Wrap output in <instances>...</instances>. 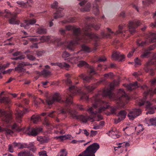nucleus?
<instances>
[{"instance_id": "nucleus-1", "label": "nucleus", "mask_w": 156, "mask_h": 156, "mask_svg": "<svg viewBox=\"0 0 156 156\" xmlns=\"http://www.w3.org/2000/svg\"><path fill=\"white\" fill-rule=\"evenodd\" d=\"M69 114L70 117L73 119H79L83 122H86L88 120L94 121L95 117L98 116L97 114L108 108L109 105L107 102L102 100L108 97L111 100H116L118 105L120 108H124L130 99V97L126 94L123 90L120 89L118 91L117 94L112 93V91L116 86H118L119 83V81L114 80L109 84V88L104 89L99 91L97 94L91 98H89L88 95L86 93H83L81 97V100H85L87 101L90 100L92 103L93 106L88 109V112L91 114L90 116L83 115H78L76 109L79 108L81 110L83 109L81 106H78L74 105L72 101L73 97L79 92V90L74 86H69L72 84V81L69 79Z\"/></svg>"}, {"instance_id": "nucleus-2", "label": "nucleus", "mask_w": 156, "mask_h": 156, "mask_svg": "<svg viewBox=\"0 0 156 156\" xmlns=\"http://www.w3.org/2000/svg\"><path fill=\"white\" fill-rule=\"evenodd\" d=\"M96 21L94 18L92 17H88L86 19V24L84 28L81 30L80 28H76L72 27L69 25V30L73 29L74 39L73 41L69 42V50H73L76 44H80L81 42H84L86 43L89 42L92 39L95 41L94 44V47L93 50L95 51L98 44L97 41L102 38H110L111 34H122L123 36L127 35V32L130 33V21L128 24L126 25L125 24L120 25L118 27V30L116 32H114L111 30L107 28L108 34H105L104 32L101 33V35L99 36L94 33H91L89 31L91 30V29L93 28L96 30H98L100 27L99 24L94 23Z\"/></svg>"}, {"instance_id": "nucleus-3", "label": "nucleus", "mask_w": 156, "mask_h": 156, "mask_svg": "<svg viewBox=\"0 0 156 156\" xmlns=\"http://www.w3.org/2000/svg\"><path fill=\"white\" fill-rule=\"evenodd\" d=\"M141 88L145 90L144 96L142 99L139 100L138 104L141 106L145 104L148 113L152 114L154 113L155 108L151 106V104L150 102L146 101V96L149 95L151 97L154 94L156 93V88L154 89H150L145 85L141 86Z\"/></svg>"}, {"instance_id": "nucleus-4", "label": "nucleus", "mask_w": 156, "mask_h": 156, "mask_svg": "<svg viewBox=\"0 0 156 156\" xmlns=\"http://www.w3.org/2000/svg\"><path fill=\"white\" fill-rule=\"evenodd\" d=\"M145 41H142L139 39L136 41L137 45L143 46L148 44L149 43L154 42L156 41V33H149L145 34Z\"/></svg>"}, {"instance_id": "nucleus-5", "label": "nucleus", "mask_w": 156, "mask_h": 156, "mask_svg": "<svg viewBox=\"0 0 156 156\" xmlns=\"http://www.w3.org/2000/svg\"><path fill=\"white\" fill-rule=\"evenodd\" d=\"M55 102L64 103L67 106L68 105L67 99L66 101L62 100L60 95L57 93H55L52 96L47 97L46 100V103L49 106L52 105Z\"/></svg>"}, {"instance_id": "nucleus-6", "label": "nucleus", "mask_w": 156, "mask_h": 156, "mask_svg": "<svg viewBox=\"0 0 156 156\" xmlns=\"http://www.w3.org/2000/svg\"><path fill=\"white\" fill-rule=\"evenodd\" d=\"M2 16L5 18H10L9 20V22L10 24L15 25L19 23V22H16L15 20V18L16 17V14L15 13H11L7 9H5L4 12L0 10V16Z\"/></svg>"}, {"instance_id": "nucleus-7", "label": "nucleus", "mask_w": 156, "mask_h": 156, "mask_svg": "<svg viewBox=\"0 0 156 156\" xmlns=\"http://www.w3.org/2000/svg\"><path fill=\"white\" fill-rule=\"evenodd\" d=\"M156 63V54L153 55V59L149 61L147 63L144 67V70L146 72H149L151 76L154 74V70L152 68L151 65Z\"/></svg>"}, {"instance_id": "nucleus-8", "label": "nucleus", "mask_w": 156, "mask_h": 156, "mask_svg": "<svg viewBox=\"0 0 156 156\" xmlns=\"http://www.w3.org/2000/svg\"><path fill=\"white\" fill-rule=\"evenodd\" d=\"M0 117L2 122L5 123H9L11 120L12 115L11 113L4 110H0Z\"/></svg>"}, {"instance_id": "nucleus-9", "label": "nucleus", "mask_w": 156, "mask_h": 156, "mask_svg": "<svg viewBox=\"0 0 156 156\" xmlns=\"http://www.w3.org/2000/svg\"><path fill=\"white\" fill-rule=\"evenodd\" d=\"M89 71L90 72L89 76H85L84 74H82L79 76L80 78L83 79V82L84 83L89 82L92 79V75L96 73L95 69L93 68L90 67L89 69Z\"/></svg>"}, {"instance_id": "nucleus-10", "label": "nucleus", "mask_w": 156, "mask_h": 156, "mask_svg": "<svg viewBox=\"0 0 156 156\" xmlns=\"http://www.w3.org/2000/svg\"><path fill=\"white\" fill-rule=\"evenodd\" d=\"M36 22V19H33L29 20H25L23 23H20V26L23 27L25 29H28L30 27V26L33 25Z\"/></svg>"}, {"instance_id": "nucleus-11", "label": "nucleus", "mask_w": 156, "mask_h": 156, "mask_svg": "<svg viewBox=\"0 0 156 156\" xmlns=\"http://www.w3.org/2000/svg\"><path fill=\"white\" fill-rule=\"evenodd\" d=\"M112 58L113 60L122 62L124 61L125 56L123 54H121L120 52L117 51L113 52L112 55Z\"/></svg>"}, {"instance_id": "nucleus-12", "label": "nucleus", "mask_w": 156, "mask_h": 156, "mask_svg": "<svg viewBox=\"0 0 156 156\" xmlns=\"http://www.w3.org/2000/svg\"><path fill=\"white\" fill-rule=\"evenodd\" d=\"M141 113V111L140 109H135L130 111L128 114V116L130 119L133 120Z\"/></svg>"}, {"instance_id": "nucleus-13", "label": "nucleus", "mask_w": 156, "mask_h": 156, "mask_svg": "<svg viewBox=\"0 0 156 156\" xmlns=\"http://www.w3.org/2000/svg\"><path fill=\"white\" fill-rule=\"evenodd\" d=\"M23 131L25 133L29 136H36L38 134V133L36 132V129L35 128H32L30 127H29L27 128H23Z\"/></svg>"}, {"instance_id": "nucleus-14", "label": "nucleus", "mask_w": 156, "mask_h": 156, "mask_svg": "<svg viewBox=\"0 0 156 156\" xmlns=\"http://www.w3.org/2000/svg\"><path fill=\"white\" fill-rule=\"evenodd\" d=\"M41 40L43 42L48 41H50L52 42H58L59 41V39L57 37H51L49 36H43L41 37Z\"/></svg>"}, {"instance_id": "nucleus-15", "label": "nucleus", "mask_w": 156, "mask_h": 156, "mask_svg": "<svg viewBox=\"0 0 156 156\" xmlns=\"http://www.w3.org/2000/svg\"><path fill=\"white\" fill-rule=\"evenodd\" d=\"M127 114V112L124 110H121L118 113L117 116L118 117V119L115 120V123L117 124L121 121L124 120Z\"/></svg>"}, {"instance_id": "nucleus-16", "label": "nucleus", "mask_w": 156, "mask_h": 156, "mask_svg": "<svg viewBox=\"0 0 156 156\" xmlns=\"http://www.w3.org/2000/svg\"><path fill=\"white\" fill-rule=\"evenodd\" d=\"M27 65L26 63L25 62L19 63L17 66L15 68L14 70L18 73H24L26 72V70L24 69V67Z\"/></svg>"}, {"instance_id": "nucleus-17", "label": "nucleus", "mask_w": 156, "mask_h": 156, "mask_svg": "<svg viewBox=\"0 0 156 156\" xmlns=\"http://www.w3.org/2000/svg\"><path fill=\"white\" fill-rule=\"evenodd\" d=\"M24 112L20 110H17L15 113L16 121L20 123L22 122V118L24 114Z\"/></svg>"}, {"instance_id": "nucleus-18", "label": "nucleus", "mask_w": 156, "mask_h": 156, "mask_svg": "<svg viewBox=\"0 0 156 156\" xmlns=\"http://www.w3.org/2000/svg\"><path fill=\"white\" fill-rule=\"evenodd\" d=\"M54 14V18L55 19H57L63 16L64 13L62 12V9L60 8H58L57 9L56 12Z\"/></svg>"}, {"instance_id": "nucleus-19", "label": "nucleus", "mask_w": 156, "mask_h": 156, "mask_svg": "<svg viewBox=\"0 0 156 156\" xmlns=\"http://www.w3.org/2000/svg\"><path fill=\"white\" fill-rule=\"evenodd\" d=\"M140 87V85L138 84L137 82H136L133 83H130L126 86V87L127 89L128 90L131 91Z\"/></svg>"}, {"instance_id": "nucleus-20", "label": "nucleus", "mask_w": 156, "mask_h": 156, "mask_svg": "<svg viewBox=\"0 0 156 156\" xmlns=\"http://www.w3.org/2000/svg\"><path fill=\"white\" fill-rule=\"evenodd\" d=\"M51 64L52 66H58L61 68H64L68 67V64L66 62L51 63Z\"/></svg>"}, {"instance_id": "nucleus-21", "label": "nucleus", "mask_w": 156, "mask_h": 156, "mask_svg": "<svg viewBox=\"0 0 156 156\" xmlns=\"http://www.w3.org/2000/svg\"><path fill=\"white\" fill-rule=\"evenodd\" d=\"M146 123L148 126H156V118H153L150 119H146Z\"/></svg>"}, {"instance_id": "nucleus-22", "label": "nucleus", "mask_w": 156, "mask_h": 156, "mask_svg": "<svg viewBox=\"0 0 156 156\" xmlns=\"http://www.w3.org/2000/svg\"><path fill=\"white\" fill-rule=\"evenodd\" d=\"M4 132L6 136L12 134L13 132L11 129H8L7 127L3 128L0 126V132Z\"/></svg>"}, {"instance_id": "nucleus-23", "label": "nucleus", "mask_w": 156, "mask_h": 156, "mask_svg": "<svg viewBox=\"0 0 156 156\" xmlns=\"http://www.w3.org/2000/svg\"><path fill=\"white\" fill-rule=\"evenodd\" d=\"M4 93V92H2L0 94V102L8 104L10 100L8 97H2V94Z\"/></svg>"}, {"instance_id": "nucleus-24", "label": "nucleus", "mask_w": 156, "mask_h": 156, "mask_svg": "<svg viewBox=\"0 0 156 156\" xmlns=\"http://www.w3.org/2000/svg\"><path fill=\"white\" fill-rule=\"evenodd\" d=\"M18 156H34V155L29 152L23 151L19 153Z\"/></svg>"}, {"instance_id": "nucleus-25", "label": "nucleus", "mask_w": 156, "mask_h": 156, "mask_svg": "<svg viewBox=\"0 0 156 156\" xmlns=\"http://www.w3.org/2000/svg\"><path fill=\"white\" fill-rule=\"evenodd\" d=\"M97 2H95V3L93 5V10L94 14L96 15H98L99 13L98 9V6Z\"/></svg>"}, {"instance_id": "nucleus-26", "label": "nucleus", "mask_w": 156, "mask_h": 156, "mask_svg": "<svg viewBox=\"0 0 156 156\" xmlns=\"http://www.w3.org/2000/svg\"><path fill=\"white\" fill-rule=\"evenodd\" d=\"M91 4L90 3H88L84 7H82L80 9L81 12H88L90 9Z\"/></svg>"}, {"instance_id": "nucleus-27", "label": "nucleus", "mask_w": 156, "mask_h": 156, "mask_svg": "<svg viewBox=\"0 0 156 156\" xmlns=\"http://www.w3.org/2000/svg\"><path fill=\"white\" fill-rule=\"evenodd\" d=\"M40 120V116L39 115H33L31 118V120L34 123H36Z\"/></svg>"}, {"instance_id": "nucleus-28", "label": "nucleus", "mask_w": 156, "mask_h": 156, "mask_svg": "<svg viewBox=\"0 0 156 156\" xmlns=\"http://www.w3.org/2000/svg\"><path fill=\"white\" fill-rule=\"evenodd\" d=\"M47 32V29L42 27L38 28L37 30V32L39 34H45Z\"/></svg>"}, {"instance_id": "nucleus-29", "label": "nucleus", "mask_w": 156, "mask_h": 156, "mask_svg": "<svg viewBox=\"0 0 156 156\" xmlns=\"http://www.w3.org/2000/svg\"><path fill=\"white\" fill-rule=\"evenodd\" d=\"M16 3L18 5H20L21 7L23 8H27L29 6V5L28 4V1L27 2L25 3L23 1H18Z\"/></svg>"}, {"instance_id": "nucleus-30", "label": "nucleus", "mask_w": 156, "mask_h": 156, "mask_svg": "<svg viewBox=\"0 0 156 156\" xmlns=\"http://www.w3.org/2000/svg\"><path fill=\"white\" fill-rule=\"evenodd\" d=\"M82 49L83 51L87 52H90L92 51L91 48L84 44L82 45Z\"/></svg>"}, {"instance_id": "nucleus-31", "label": "nucleus", "mask_w": 156, "mask_h": 156, "mask_svg": "<svg viewBox=\"0 0 156 156\" xmlns=\"http://www.w3.org/2000/svg\"><path fill=\"white\" fill-rule=\"evenodd\" d=\"M68 154L67 152L65 149L61 150L59 152L56 156H66Z\"/></svg>"}, {"instance_id": "nucleus-32", "label": "nucleus", "mask_w": 156, "mask_h": 156, "mask_svg": "<svg viewBox=\"0 0 156 156\" xmlns=\"http://www.w3.org/2000/svg\"><path fill=\"white\" fill-rule=\"evenodd\" d=\"M78 66L80 67L82 66H85L86 67H88L89 66L84 61H80L78 64Z\"/></svg>"}, {"instance_id": "nucleus-33", "label": "nucleus", "mask_w": 156, "mask_h": 156, "mask_svg": "<svg viewBox=\"0 0 156 156\" xmlns=\"http://www.w3.org/2000/svg\"><path fill=\"white\" fill-rule=\"evenodd\" d=\"M55 138L57 140H59L62 141L68 139V135L60 136L55 137Z\"/></svg>"}, {"instance_id": "nucleus-34", "label": "nucleus", "mask_w": 156, "mask_h": 156, "mask_svg": "<svg viewBox=\"0 0 156 156\" xmlns=\"http://www.w3.org/2000/svg\"><path fill=\"white\" fill-rule=\"evenodd\" d=\"M34 103L36 106H37L40 103H42L44 104L45 103L44 101L40 98L35 100Z\"/></svg>"}, {"instance_id": "nucleus-35", "label": "nucleus", "mask_w": 156, "mask_h": 156, "mask_svg": "<svg viewBox=\"0 0 156 156\" xmlns=\"http://www.w3.org/2000/svg\"><path fill=\"white\" fill-rule=\"evenodd\" d=\"M41 74L44 76H46L50 75L51 74V72L48 70L44 69L41 72Z\"/></svg>"}, {"instance_id": "nucleus-36", "label": "nucleus", "mask_w": 156, "mask_h": 156, "mask_svg": "<svg viewBox=\"0 0 156 156\" xmlns=\"http://www.w3.org/2000/svg\"><path fill=\"white\" fill-rule=\"evenodd\" d=\"M108 73H106L104 75V78L101 80H100L98 82V84H100L102 83H103L104 82H105L106 80V79L109 78Z\"/></svg>"}, {"instance_id": "nucleus-37", "label": "nucleus", "mask_w": 156, "mask_h": 156, "mask_svg": "<svg viewBox=\"0 0 156 156\" xmlns=\"http://www.w3.org/2000/svg\"><path fill=\"white\" fill-rule=\"evenodd\" d=\"M12 129V130L16 129V130L20 132L21 130H23V129H20L19 128L18 126L16 123H14V124L12 125L11 126Z\"/></svg>"}, {"instance_id": "nucleus-38", "label": "nucleus", "mask_w": 156, "mask_h": 156, "mask_svg": "<svg viewBox=\"0 0 156 156\" xmlns=\"http://www.w3.org/2000/svg\"><path fill=\"white\" fill-rule=\"evenodd\" d=\"M62 57L64 60L66 61L67 62H68V53L66 51L64 52L62 54Z\"/></svg>"}, {"instance_id": "nucleus-39", "label": "nucleus", "mask_w": 156, "mask_h": 156, "mask_svg": "<svg viewBox=\"0 0 156 156\" xmlns=\"http://www.w3.org/2000/svg\"><path fill=\"white\" fill-rule=\"evenodd\" d=\"M28 146L29 147H27V148H30V149L31 151H32L33 152H35L36 150V148L34 147V145L33 143H30L29 144H27Z\"/></svg>"}, {"instance_id": "nucleus-40", "label": "nucleus", "mask_w": 156, "mask_h": 156, "mask_svg": "<svg viewBox=\"0 0 156 156\" xmlns=\"http://www.w3.org/2000/svg\"><path fill=\"white\" fill-rule=\"evenodd\" d=\"M109 133H111L112 134V137L114 138H119V135L116 134L115 132L113 130L110 131L109 132Z\"/></svg>"}, {"instance_id": "nucleus-41", "label": "nucleus", "mask_w": 156, "mask_h": 156, "mask_svg": "<svg viewBox=\"0 0 156 156\" xmlns=\"http://www.w3.org/2000/svg\"><path fill=\"white\" fill-rule=\"evenodd\" d=\"M119 146L117 147V148H119L121 147H123L124 146L125 147H128L129 145V143H126L125 142L122 143H119Z\"/></svg>"}, {"instance_id": "nucleus-42", "label": "nucleus", "mask_w": 156, "mask_h": 156, "mask_svg": "<svg viewBox=\"0 0 156 156\" xmlns=\"http://www.w3.org/2000/svg\"><path fill=\"white\" fill-rule=\"evenodd\" d=\"M86 89L89 92H91L95 88V87L90 86H87L86 85H84Z\"/></svg>"}, {"instance_id": "nucleus-43", "label": "nucleus", "mask_w": 156, "mask_h": 156, "mask_svg": "<svg viewBox=\"0 0 156 156\" xmlns=\"http://www.w3.org/2000/svg\"><path fill=\"white\" fill-rule=\"evenodd\" d=\"M136 129L137 131H138L137 132V133L138 134L140 133L141 132H142L144 129V128H143L141 125H138L136 127Z\"/></svg>"}, {"instance_id": "nucleus-44", "label": "nucleus", "mask_w": 156, "mask_h": 156, "mask_svg": "<svg viewBox=\"0 0 156 156\" xmlns=\"http://www.w3.org/2000/svg\"><path fill=\"white\" fill-rule=\"evenodd\" d=\"M154 0H146V1L142 2L143 3L145 6H148L149 4L153 3Z\"/></svg>"}, {"instance_id": "nucleus-45", "label": "nucleus", "mask_w": 156, "mask_h": 156, "mask_svg": "<svg viewBox=\"0 0 156 156\" xmlns=\"http://www.w3.org/2000/svg\"><path fill=\"white\" fill-rule=\"evenodd\" d=\"M68 30V26L67 25L66 26V30H63V29H61L60 30V32L62 35L63 36H65L66 34V31L67 30Z\"/></svg>"}, {"instance_id": "nucleus-46", "label": "nucleus", "mask_w": 156, "mask_h": 156, "mask_svg": "<svg viewBox=\"0 0 156 156\" xmlns=\"http://www.w3.org/2000/svg\"><path fill=\"white\" fill-rule=\"evenodd\" d=\"M12 55L15 57H18L20 56L23 55H22V53L20 51H17L12 54Z\"/></svg>"}, {"instance_id": "nucleus-47", "label": "nucleus", "mask_w": 156, "mask_h": 156, "mask_svg": "<svg viewBox=\"0 0 156 156\" xmlns=\"http://www.w3.org/2000/svg\"><path fill=\"white\" fill-rule=\"evenodd\" d=\"M58 2L56 1H55L51 5V7L53 9H58L57 7H58Z\"/></svg>"}, {"instance_id": "nucleus-48", "label": "nucleus", "mask_w": 156, "mask_h": 156, "mask_svg": "<svg viewBox=\"0 0 156 156\" xmlns=\"http://www.w3.org/2000/svg\"><path fill=\"white\" fill-rule=\"evenodd\" d=\"M150 51H145L143 54H142L140 56L142 58H145L147 57L149 55Z\"/></svg>"}, {"instance_id": "nucleus-49", "label": "nucleus", "mask_w": 156, "mask_h": 156, "mask_svg": "<svg viewBox=\"0 0 156 156\" xmlns=\"http://www.w3.org/2000/svg\"><path fill=\"white\" fill-rule=\"evenodd\" d=\"M27 147H29L27 146V144H22L20 143L19 147L18 148L19 149H23V148H27Z\"/></svg>"}, {"instance_id": "nucleus-50", "label": "nucleus", "mask_w": 156, "mask_h": 156, "mask_svg": "<svg viewBox=\"0 0 156 156\" xmlns=\"http://www.w3.org/2000/svg\"><path fill=\"white\" fill-rule=\"evenodd\" d=\"M25 57L24 55L20 56L18 57L11 58V59L14 60H17L18 59L22 60L24 59Z\"/></svg>"}, {"instance_id": "nucleus-51", "label": "nucleus", "mask_w": 156, "mask_h": 156, "mask_svg": "<svg viewBox=\"0 0 156 156\" xmlns=\"http://www.w3.org/2000/svg\"><path fill=\"white\" fill-rule=\"evenodd\" d=\"M38 141H40L41 143H45L47 142V141L44 140L42 136H38L37 138Z\"/></svg>"}, {"instance_id": "nucleus-52", "label": "nucleus", "mask_w": 156, "mask_h": 156, "mask_svg": "<svg viewBox=\"0 0 156 156\" xmlns=\"http://www.w3.org/2000/svg\"><path fill=\"white\" fill-rule=\"evenodd\" d=\"M55 112H56L55 111H53L51 112H50L48 113L47 116L51 118H54L55 117V115L54 113Z\"/></svg>"}, {"instance_id": "nucleus-53", "label": "nucleus", "mask_w": 156, "mask_h": 156, "mask_svg": "<svg viewBox=\"0 0 156 156\" xmlns=\"http://www.w3.org/2000/svg\"><path fill=\"white\" fill-rule=\"evenodd\" d=\"M39 156H48L46 151H42L39 152Z\"/></svg>"}, {"instance_id": "nucleus-54", "label": "nucleus", "mask_w": 156, "mask_h": 156, "mask_svg": "<svg viewBox=\"0 0 156 156\" xmlns=\"http://www.w3.org/2000/svg\"><path fill=\"white\" fill-rule=\"evenodd\" d=\"M9 64L8 63L5 65H0V70L3 69H4L7 67L9 65Z\"/></svg>"}, {"instance_id": "nucleus-55", "label": "nucleus", "mask_w": 156, "mask_h": 156, "mask_svg": "<svg viewBox=\"0 0 156 156\" xmlns=\"http://www.w3.org/2000/svg\"><path fill=\"white\" fill-rule=\"evenodd\" d=\"M27 57L28 59L32 61L34 60L35 58V57L34 56L30 54L27 55Z\"/></svg>"}, {"instance_id": "nucleus-56", "label": "nucleus", "mask_w": 156, "mask_h": 156, "mask_svg": "<svg viewBox=\"0 0 156 156\" xmlns=\"http://www.w3.org/2000/svg\"><path fill=\"white\" fill-rule=\"evenodd\" d=\"M20 12H21V10H20V9H18V10H17V11H16V12H12V13H15L16 14V17L15 18V20L16 21V22H18V21L19 22V23L18 24H19V23H20V21L19 20H16V17H17V14H19Z\"/></svg>"}, {"instance_id": "nucleus-57", "label": "nucleus", "mask_w": 156, "mask_h": 156, "mask_svg": "<svg viewBox=\"0 0 156 156\" xmlns=\"http://www.w3.org/2000/svg\"><path fill=\"white\" fill-rule=\"evenodd\" d=\"M116 110V108L115 107H111L110 109V111L112 114H115Z\"/></svg>"}, {"instance_id": "nucleus-58", "label": "nucleus", "mask_w": 156, "mask_h": 156, "mask_svg": "<svg viewBox=\"0 0 156 156\" xmlns=\"http://www.w3.org/2000/svg\"><path fill=\"white\" fill-rule=\"evenodd\" d=\"M135 63L136 65H141V61L138 58H136L135 59Z\"/></svg>"}, {"instance_id": "nucleus-59", "label": "nucleus", "mask_w": 156, "mask_h": 156, "mask_svg": "<svg viewBox=\"0 0 156 156\" xmlns=\"http://www.w3.org/2000/svg\"><path fill=\"white\" fill-rule=\"evenodd\" d=\"M156 47V44H154L153 45H151L147 49V50L150 51L153 50Z\"/></svg>"}, {"instance_id": "nucleus-60", "label": "nucleus", "mask_w": 156, "mask_h": 156, "mask_svg": "<svg viewBox=\"0 0 156 156\" xmlns=\"http://www.w3.org/2000/svg\"><path fill=\"white\" fill-rule=\"evenodd\" d=\"M97 133V132L95 131L91 130L90 136V137H92L93 136H95Z\"/></svg>"}, {"instance_id": "nucleus-61", "label": "nucleus", "mask_w": 156, "mask_h": 156, "mask_svg": "<svg viewBox=\"0 0 156 156\" xmlns=\"http://www.w3.org/2000/svg\"><path fill=\"white\" fill-rule=\"evenodd\" d=\"M106 60V58L105 57H101L99 58L98 61L99 62H102L105 61Z\"/></svg>"}, {"instance_id": "nucleus-62", "label": "nucleus", "mask_w": 156, "mask_h": 156, "mask_svg": "<svg viewBox=\"0 0 156 156\" xmlns=\"http://www.w3.org/2000/svg\"><path fill=\"white\" fill-rule=\"evenodd\" d=\"M69 22H74L76 21V18L75 17H69Z\"/></svg>"}, {"instance_id": "nucleus-63", "label": "nucleus", "mask_w": 156, "mask_h": 156, "mask_svg": "<svg viewBox=\"0 0 156 156\" xmlns=\"http://www.w3.org/2000/svg\"><path fill=\"white\" fill-rule=\"evenodd\" d=\"M135 50H133L130 51L127 55V57L128 58H130L133 55V53L135 51Z\"/></svg>"}, {"instance_id": "nucleus-64", "label": "nucleus", "mask_w": 156, "mask_h": 156, "mask_svg": "<svg viewBox=\"0 0 156 156\" xmlns=\"http://www.w3.org/2000/svg\"><path fill=\"white\" fill-rule=\"evenodd\" d=\"M9 150L10 152L12 153L13 152L12 147L11 144H9L8 146Z\"/></svg>"}]
</instances>
